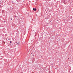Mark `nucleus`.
Listing matches in <instances>:
<instances>
[{"instance_id":"f257e3e1","label":"nucleus","mask_w":73,"mask_h":73,"mask_svg":"<svg viewBox=\"0 0 73 73\" xmlns=\"http://www.w3.org/2000/svg\"><path fill=\"white\" fill-rule=\"evenodd\" d=\"M16 44H17V45H20V43L19 42H17L16 43Z\"/></svg>"},{"instance_id":"20e7f679","label":"nucleus","mask_w":73,"mask_h":73,"mask_svg":"<svg viewBox=\"0 0 73 73\" xmlns=\"http://www.w3.org/2000/svg\"><path fill=\"white\" fill-rule=\"evenodd\" d=\"M3 43L5 44V42H3Z\"/></svg>"},{"instance_id":"423d86ee","label":"nucleus","mask_w":73,"mask_h":73,"mask_svg":"<svg viewBox=\"0 0 73 73\" xmlns=\"http://www.w3.org/2000/svg\"><path fill=\"white\" fill-rule=\"evenodd\" d=\"M10 43H11V42H10Z\"/></svg>"},{"instance_id":"7ed1b4c3","label":"nucleus","mask_w":73,"mask_h":73,"mask_svg":"<svg viewBox=\"0 0 73 73\" xmlns=\"http://www.w3.org/2000/svg\"><path fill=\"white\" fill-rule=\"evenodd\" d=\"M2 12H4V10H2Z\"/></svg>"},{"instance_id":"0eeeda50","label":"nucleus","mask_w":73,"mask_h":73,"mask_svg":"<svg viewBox=\"0 0 73 73\" xmlns=\"http://www.w3.org/2000/svg\"><path fill=\"white\" fill-rule=\"evenodd\" d=\"M17 17V16H15V17Z\"/></svg>"},{"instance_id":"1a4fd4ad","label":"nucleus","mask_w":73,"mask_h":73,"mask_svg":"<svg viewBox=\"0 0 73 73\" xmlns=\"http://www.w3.org/2000/svg\"><path fill=\"white\" fill-rule=\"evenodd\" d=\"M10 42H11V41H10Z\"/></svg>"},{"instance_id":"39448f33","label":"nucleus","mask_w":73,"mask_h":73,"mask_svg":"<svg viewBox=\"0 0 73 73\" xmlns=\"http://www.w3.org/2000/svg\"><path fill=\"white\" fill-rule=\"evenodd\" d=\"M12 20V19H11V20Z\"/></svg>"},{"instance_id":"6e6552de","label":"nucleus","mask_w":73,"mask_h":73,"mask_svg":"<svg viewBox=\"0 0 73 73\" xmlns=\"http://www.w3.org/2000/svg\"><path fill=\"white\" fill-rule=\"evenodd\" d=\"M20 34L19 33V35Z\"/></svg>"},{"instance_id":"f03ea898","label":"nucleus","mask_w":73,"mask_h":73,"mask_svg":"<svg viewBox=\"0 0 73 73\" xmlns=\"http://www.w3.org/2000/svg\"><path fill=\"white\" fill-rule=\"evenodd\" d=\"M33 11H36V9L33 8Z\"/></svg>"}]
</instances>
